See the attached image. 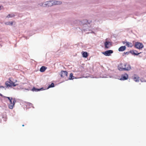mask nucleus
Wrapping results in <instances>:
<instances>
[{"instance_id":"21","label":"nucleus","mask_w":146,"mask_h":146,"mask_svg":"<svg viewBox=\"0 0 146 146\" xmlns=\"http://www.w3.org/2000/svg\"><path fill=\"white\" fill-rule=\"evenodd\" d=\"M74 76H73V74L72 73H71L70 74V76L69 78V80H72L73 79Z\"/></svg>"},{"instance_id":"10","label":"nucleus","mask_w":146,"mask_h":146,"mask_svg":"<svg viewBox=\"0 0 146 146\" xmlns=\"http://www.w3.org/2000/svg\"><path fill=\"white\" fill-rule=\"evenodd\" d=\"M139 77L137 75L135 74L133 79L136 82H138L139 81Z\"/></svg>"},{"instance_id":"28","label":"nucleus","mask_w":146,"mask_h":146,"mask_svg":"<svg viewBox=\"0 0 146 146\" xmlns=\"http://www.w3.org/2000/svg\"><path fill=\"white\" fill-rule=\"evenodd\" d=\"M0 88H4V86H1L0 87Z\"/></svg>"},{"instance_id":"17","label":"nucleus","mask_w":146,"mask_h":146,"mask_svg":"<svg viewBox=\"0 0 146 146\" xmlns=\"http://www.w3.org/2000/svg\"><path fill=\"white\" fill-rule=\"evenodd\" d=\"M61 3V2L59 1H53V4L54 5H59Z\"/></svg>"},{"instance_id":"3","label":"nucleus","mask_w":146,"mask_h":146,"mask_svg":"<svg viewBox=\"0 0 146 146\" xmlns=\"http://www.w3.org/2000/svg\"><path fill=\"white\" fill-rule=\"evenodd\" d=\"M135 47L138 49L140 50L143 47V44L139 42H136L134 44Z\"/></svg>"},{"instance_id":"7","label":"nucleus","mask_w":146,"mask_h":146,"mask_svg":"<svg viewBox=\"0 0 146 146\" xmlns=\"http://www.w3.org/2000/svg\"><path fill=\"white\" fill-rule=\"evenodd\" d=\"M113 52L112 50H109L105 51L102 52V53L106 56H110L111 55V54L113 53Z\"/></svg>"},{"instance_id":"1","label":"nucleus","mask_w":146,"mask_h":146,"mask_svg":"<svg viewBox=\"0 0 146 146\" xmlns=\"http://www.w3.org/2000/svg\"><path fill=\"white\" fill-rule=\"evenodd\" d=\"M93 24L91 20H84L81 22L80 27L77 28L76 29L78 30H80L82 32L84 31L86 34L94 33L91 30L92 29H94Z\"/></svg>"},{"instance_id":"18","label":"nucleus","mask_w":146,"mask_h":146,"mask_svg":"<svg viewBox=\"0 0 146 146\" xmlns=\"http://www.w3.org/2000/svg\"><path fill=\"white\" fill-rule=\"evenodd\" d=\"M82 53V55L84 57L87 58L88 57V53L87 52H83Z\"/></svg>"},{"instance_id":"30","label":"nucleus","mask_w":146,"mask_h":146,"mask_svg":"<svg viewBox=\"0 0 146 146\" xmlns=\"http://www.w3.org/2000/svg\"><path fill=\"white\" fill-rule=\"evenodd\" d=\"M22 126H24V125H22Z\"/></svg>"},{"instance_id":"19","label":"nucleus","mask_w":146,"mask_h":146,"mask_svg":"<svg viewBox=\"0 0 146 146\" xmlns=\"http://www.w3.org/2000/svg\"><path fill=\"white\" fill-rule=\"evenodd\" d=\"M9 80L12 86H13V87H15L17 85H18V84H15V83L11 80L10 78L9 79Z\"/></svg>"},{"instance_id":"12","label":"nucleus","mask_w":146,"mask_h":146,"mask_svg":"<svg viewBox=\"0 0 146 146\" xmlns=\"http://www.w3.org/2000/svg\"><path fill=\"white\" fill-rule=\"evenodd\" d=\"M131 52L133 54H134L135 55H138L139 54L141 53V52L138 53L137 51L136 50H132L131 51Z\"/></svg>"},{"instance_id":"16","label":"nucleus","mask_w":146,"mask_h":146,"mask_svg":"<svg viewBox=\"0 0 146 146\" xmlns=\"http://www.w3.org/2000/svg\"><path fill=\"white\" fill-rule=\"evenodd\" d=\"M47 67L44 66H42L41 67L40 69V72H44L45 70L46 69Z\"/></svg>"},{"instance_id":"24","label":"nucleus","mask_w":146,"mask_h":146,"mask_svg":"<svg viewBox=\"0 0 146 146\" xmlns=\"http://www.w3.org/2000/svg\"><path fill=\"white\" fill-rule=\"evenodd\" d=\"M39 5L40 6H44V4L43 3H41L39 4Z\"/></svg>"},{"instance_id":"9","label":"nucleus","mask_w":146,"mask_h":146,"mask_svg":"<svg viewBox=\"0 0 146 146\" xmlns=\"http://www.w3.org/2000/svg\"><path fill=\"white\" fill-rule=\"evenodd\" d=\"M105 46L106 48H109L111 46V43L109 41H106L104 43Z\"/></svg>"},{"instance_id":"2","label":"nucleus","mask_w":146,"mask_h":146,"mask_svg":"<svg viewBox=\"0 0 146 146\" xmlns=\"http://www.w3.org/2000/svg\"><path fill=\"white\" fill-rule=\"evenodd\" d=\"M131 69V66L127 63H120L118 65V69L120 71H129Z\"/></svg>"},{"instance_id":"4","label":"nucleus","mask_w":146,"mask_h":146,"mask_svg":"<svg viewBox=\"0 0 146 146\" xmlns=\"http://www.w3.org/2000/svg\"><path fill=\"white\" fill-rule=\"evenodd\" d=\"M11 99L10 100H9L10 104L9 105V108L10 109H12L15 105V102H16V101L15 98L13 99L12 98H11Z\"/></svg>"},{"instance_id":"8","label":"nucleus","mask_w":146,"mask_h":146,"mask_svg":"<svg viewBox=\"0 0 146 146\" xmlns=\"http://www.w3.org/2000/svg\"><path fill=\"white\" fill-rule=\"evenodd\" d=\"M128 78V75L126 73L122 74L121 76L120 80H127Z\"/></svg>"},{"instance_id":"23","label":"nucleus","mask_w":146,"mask_h":146,"mask_svg":"<svg viewBox=\"0 0 146 146\" xmlns=\"http://www.w3.org/2000/svg\"><path fill=\"white\" fill-rule=\"evenodd\" d=\"M15 15H12V14H9L7 16V18H10V17H13Z\"/></svg>"},{"instance_id":"14","label":"nucleus","mask_w":146,"mask_h":146,"mask_svg":"<svg viewBox=\"0 0 146 146\" xmlns=\"http://www.w3.org/2000/svg\"><path fill=\"white\" fill-rule=\"evenodd\" d=\"M126 49V47L125 46H122L119 47L118 49L119 51H123Z\"/></svg>"},{"instance_id":"5","label":"nucleus","mask_w":146,"mask_h":146,"mask_svg":"<svg viewBox=\"0 0 146 146\" xmlns=\"http://www.w3.org/2000/svg\"><path fill=\"white\" fill-rule=\"evenodd\" d=\"M53 5V1H49L45 2L44 7H51Z\"/></svg>"},{"instance_id":"15","label":"nucleus","mask_w":146,"mask_h":146,"mask_svg":"<svg viewBox=\"0 0 146 146\" xmlns=\"http://www.w3.org/2000/svg\"><path fill=\"white\" fill-rule=\"evenodd\" d=\"M43 88H41L39 89H38L36 88L35 87H33V88L32 89V90L33 91L37 92L38 91H40L41 90H43Z\"/></svg>"},{"instance_id":"13","label":"nucleus","mask_w":146,"mask_h":146,"mask_svg":"<svg viewBox=\"0 0 146 146\" xmlns=\"http://www.w3.org/2000/svg\"><path fill=\"white\" fill-rule=\"evenodd\" d=\"M125 43V45L127 46L128 47H131L133 45V44L129 42H127Z\"/></svg>"},{"instance_id":"25","label":"nucleus","mask_w":146,"mask_h":146,"mask_svg":"<svg viewBox=\"0 0 146 146\" xmlns=\"http://www.w3.org/2000/svg\"><path fill=\"white\" fill-rule=\"evenodd\" d=\"M4 98H8L9 100H11V98L10 97H7L5 96V97H4Z\"/></svg>"},{"instance_id":"27","label":"nucleus","mask_w":146,"mask_h":146,"mask_svg":"<svg viewBox=\"0 0 146 146\" xmlns=\"http://www.w3.org/2000/svg\"><path fill=\"white\" fill-rule=\"evenodd\" d=\"M129 53V52H124V53L125 54H128Z\"/></svg>"},{"instance_id":"29","label":"nucleus","mask_w":146,"mask_h":146,"mask_svg":"<svg viewBox=\"0 0 146 146\" xmlns=\"http://www.w3.org/2000/svg\"><path fill=\"white\" fill-rule=\"evenodd\" d=\"M1 6H0V10H1Z\"/></svg>"},{"instance_id":"26","label":"nucleus","mask_w":146,"mask_h":146,"mask_svg":"<svg viewBox=\"0 0 146 146\" xmlns=\"http://www.w3.org/2000/svg\"><path fill=\"white\" fill-rule=\"evenodd\" d=\"M0 96H1V97L4 98L5 97V96H3L0 93Z\"/></svg>"},{"instance_id":"22","label":"nucleus","mask_w":146,"mask_h":146,"mask_svg":"<svg viewBox=\"0 0 146 146\" xmlns=\"http://www.w3.org/2000/svg\"><path fill=\"white\" fill-rule=\"evenodd\" d=\"M54 84L53 83L51 84L50 85H49L48 87V88L54 87Z\"/></svg>"},{"instance_id":"11","label":"nucleus","mask_w":146,"mask_h":146,"mask_svg":"<svg viewBox=\"0 0 146 146\" xmlns=\"http://www.w3.org/2000/svg\"><path fill=\"white\" fill-rule=\"evenodd\" d=\"M5 84L6 86V87L8 88L11 87L12 86V85L11 84L10 82L9 81H7L5 83Z\"/></svg>"},{"instance_id":"20","label":"nucleus","mask_w":146,"mask_h":146,"mask_svg":"<svg viewBox=\"0 0 146 146\" xmlns=\"http://www.w3.org/2000/svg\"><path fill=\"white\" fill-rule=\"evenodd\" d=\"M5 24L7 25H12L13 24V22L11 21H8L5 23Z\"/></svg>"},{"instance_id":"6","label":"nucleus","mask_w":146,"mask_h":146,"mask_svg":"<svg viewBox=\"0 0 146 146\" xmlns=\"http://www.w3.org/2000/svg\"><path fill=\"white\" fill-rule=\"evenodd\" d=\"M68 74V72L65 71H62L60 73L61 76L65 78L67 77Z\"/></svg>"}]
</instances>
